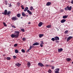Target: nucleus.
Masks as SVG:
<instances>
[{"label":"nucleus","mask_w":73,"mask_h":73,"mask_svg":"<svg viewBox=\"0 0 73 73\" xmlns=\"http://www.w3.org/2000/svg\"><path fill=\"white\" fill-rule=\"evenodd\" d=\"M19 33H20V32L19 31H15L14 32V34H17L15 35H17V37H19Z\"/></svg>","instance_id":"f257e3e1"},{"label":"nucleus","mask_w":73,"mask_h":73,"mask_svg":"<svg viewBox=\"0 0 73 73\" xmlns=\"http://www.w3.org/2000/svg\"><path fill=\"white\" fill-rule=\"evenodd\" d=\"M17 35H16L15 34H12L11 35V37H12V38H17Z\"/></svg>","instance_id":"f03ea898"},{"label":"nucleus","mask_w":73,"mask_h":73,"mask_svg":"<svg viewBox=\"0 0 73 73\" xmlns=\"http://www.w3.org/2000/svg\"><path fill=\"white\" fill-rule=\"evenodd\" d=\"M12 19L13 21H15L16 20H18V18H17L16 17H13L12 18Z\"/></svg>","instance_id":"7ed1b4c3"},{"label":"nucleus","mask_w":73,"mask_h":73,"mask_svg":"<svg viewBox=\"0 0 73 73\" xmlns=\"http://www.w3.org/2000/svg\"><path fill=\"white\" fill-rule=\"evenodd\" d=\"M38 65L39 66H41V67H42V66H44L42 63L41 62L38 63Z\"/></svg>","instance_id":"20e7f679"},{"label":"nucleus","mask_w":73,"mask_h":73,"mask_svg":"<svg viewBox=\"0 0 73 73\" xmlns=\"http://www.w3.org/2000/svg\"><path fill=\"white\" fill-rule=\"evenodd\" d=\"M55 71H54L55 73H59V70H60V69L59 68H57L55 70Z\"/></svg>","instance_id":"39448f33"},{"label":"nucleus","mask_w":73,"mask_h":73,"mask_svg":"<svg viewBox=\"0 0 73 73\" xmlns=\"http://www.w3.org/2000/svg\"><path fill=\"white\" fill-rule=\"evenodd\" d=\"M7 10H5L4 11V12L2 13V14L5 15H7Z\"/></svg>","instance_id":"423d86ee"},{"label":"nucleus","mask_w":73,"mask_h":73,"mask_svg":"<svg viewBox=\"0 0 73 73\" xmlns=\"http://www.w3.org/2000/svg\"><path fill=\"white\" fill-rule=\"evenodd\" d=\"M42 24H43V23L42 22H40L38 24V26L39 27H41L42 25Z\"/></svg>","instance_id":"0eeeda50"},{"label":"nucleus","mask_w":73,"mask_h":73,"mask_svg":"<svg viewBox=\"0 0 73 73\" xmlns=\"http://www.w3.org/2000/svg\"><path fill=\"white\" fill-rule=\"evenodd\" d=\"M27 12H28V13H29V15H32V12H31V11H29V10H27Z\"/></svg>","instance_id":"6e6552de"},{"label":"nucleus","mask_w":73,"mask_h":73,"mask_svg":"<svg viewBox=\"0 0 73 73\" xmlns=\"http://www.w3.org/2000/svg\"><path fill=\"white\" fill-rule=\"evenodd\" d=\"M63 50V49L62 48H58V52H62Z\"/></svg>","instance_id":"1a4fd4ad"},{"label":"nucleus","mask_w":73,"mask_h":73,"mask_svg":"<svg viewBox=\"0 0 73 73\" xmlns=\"http://www.w3.org/2000/svg\"><path fill=\"white\" fill-rule=\"evenodd\" d=\"M59 37L58 36H56L55 37V40L57 41V40H59Z\"/></svg>","instance_id":"9d476101"},{"label":"nucleus","mask_w":73,"mask_h":73,"mask_svg":"<svg viewBox=\"0 0 73 73\" xmlns=\"http://www.w3.org/2000/svg\"><path fill=\"white\" fill-rule=\"evenodd\" d=\"M40 45V43L37 42H36L33 44V45Z\"/></svg>","instance_id":"9b49d317"},{"label":"nucleus","mask_w":73,"mask_h":73,"mask_svg":"<svg viewBox=\"0 0 73 73\" xmlns=\"http://www.w3.org/2000/svg\"><path fill=\"white\" fill-rule=\"evenodd\" d=\"M67 9H68V10L69 11H71L72 9V6H70V7H69V6H67Z\"/></svg>","instance_id":"f8f14e48"},{"label":"nucleus","mask_w":73,"mask_h":73,"mask_svg":"<svg viewBox=\"0 0 73 73\" xmlns=\"http://www.w3.org/2000/svg\"><path fill=\"white\" fill-rule=\"evenodd\" d=\"M65 21H66V20L64 19H63L61 21V23H64Z\"/></svg>","instance_id":"ddd939ff"},{"label":"nucleus","mask_w":73,"mask_h":73,"mask_svg":"<svg viewBox=\"0 0 73 73\" xmlns=\"http://www.w3.org/2000/svg\"><path fill=\"white\" fill-rule=\"evenodd\" d=\"M15 65L16 66H17L18 67H19V66H20L21 65V64H19V63H18L16 64Z\"/></svg>","instance_id":"4468645a"},{"label":"nucleus","mask_w":73,"mask_h":73,"mask_svg":"<svg viewBox=\"0 0 73 73\" xmlns=\"http://www.w3.org/2000/svg\"><path fill=\"white\" fill-rule=\"evenodd\" d=\"M51 4V3L50 2H48L46 3V5L47 6H49Z\"/></svg>","instance_id":"2eb2a0df"},{"label":"nucleus","mask_w":73,"mask_h":73,"mask_svg":"<svg viewBox=\"0 0 73 73\" xmlns=\"http://www.w3.org/2000/svg\"><path fill=\"white\" fill-rule=\"evenodd\" d=\"M39 35L40 38H41L42 36H44V34H40Z\"/></svg>","instance_id":"dca6fc26"},{"label":"nucleus","mask_w":73,"mask_h":73,"mask_svg":"<svg viewBox=\"0 0 73 73\" xmlns=\"http://www.w3.org/2000/svg\"><path fill=\"white\" fill-rule=\"evenodd\" d=\"M27 66L28 67H30V66H31V63H30V62H28Z\"/></svg>","instance_id":"f3484780"},{"label":"nucleus","mask_w":73,"mask_h":73,"mask_svg":"<svg viewBox=\"0 0 73 73\" xmlns=\"http://www.w3.org/2000/svg\"><path fill=\"white\" fill-rule=\"evenodd\" d=\"M28 9V7H26L25 8V9H24V11L26 12V11H27Z\"/></svg>","instance_id":"a211bd4d"},{"label":"nucleus","mask_w":73,"mask_h":73,"mask_svg":"<svg viewBox=\"0 0 73 73\" xmlns=\"http://www.w3.org/2000/svg\"><path fill=\"white\" fill-rule=\"evenodd\" d=\"M22 15L23 16H26V14H25L24 12H23L22 13Z\"/></svg>","instance_id":"6ab92c4d"},{"label":"nucleus","mask_w":73,"mask_h":73,"mask_svg":"<svg viewBox=\"0 0 73 73\" xmlns=\"http://www.w3.org/2000/svg\"><path fill=\"white\" fill-rule=\"evenodd\" d=\"M51 25H48L46 27L47 28H51Z\"/></svg>","instance_id":"aec40b11"},{"label":"nucleus","mask_w":73,"mask_h":73,"mask_svg":"<svg viewBox=\"0 0 73 73\" xmlns=\"http://www.w3.org/2000/svg\"><path fill=\"white\" fill-rule=\"evenodd\" d=\"M30 9L31 11H33L34 10V9H33V7H32V6H31L30 7Z\"/></svg>","instance_id":"412c9836"},{"label":"nucleus","mask_w":73,"mask_h":73,"mask_svg":"<svg viewBox=\"0 0 73 73\" xmlns=\"http://www.w3.org/2000/svg\"><path fill=\"white\" fill-rule=\"evenodd\" d=\"M66 60L67 61H70V60H71V59L68 58H67Z\"/></svg>","instance_id":"4be33fe9"},{"label":"nucleus","mask_w":73,"mask_h":73,"mask_svg":"<svg viewBox=\"0 0 73 73\" xmlns=\"http://www.w3.org/2000/svg\"><path fill=\"white\" fill-rule=\"evenodd\" d=\"M68 17L67 16L64 15L63 16V19H66Z\"/></svg>","instance_id":"5701e85b"},{"label":"nucleus","mask_w":73,"mask_h":73,"mask_svg":"<svg viewBox=\"0 0 73 73\" xmlns=\"http://www.w3.org/2000/svg\"><path fill=\"white\" fill-rule=\"evenodd\" d=\"M17 16L18 17H20L21 16V14H20L19 13H18L17 15Z\"/></svg>","instance_id":"b1692460"},{"label":"nucleus","mask_w":73,"mask_h":73,"mask_svg":"<svg viewBox=\"0 0 73 73\" xmlns=\"http://www.w3.org/2000/svg\"><path fill=\"white\" fill-rule=\"evenodd\" d=\"M15 53H19V51L17 49H15Z\"/></svg>","instance_id":"393cba45"},{"label":"nucleus","mask_w":73,"mask_h":73,"mask_svg":"<svg viewBox=\"0 0 73 73\" xmlns=\"http://www.w3.org/2000/svg\"><path fill=\"white\" fill-rule=\"evenodd\" d=\"M68 30H66L65 31L64 33L65 34H67V33H68Z\"/></svg>","instance_id":"a878e982"},{"label":"nucleus","mask_w":73,"mask_h":73,"mask_svg":"<svg viewBox=\"0 0 73 73\" xmlns=\"http://www.w3.org/2000/svg\"><path fill=\"white\" fill-rule=\"evenodd\" d=\"M6 59L8 60H11V58L10 57H7Z\"/></svg>","instance_id":"bb28decb"},{"label":"nucleus","mask_w":73,"mask_h":73,"mask_svg":"<svg viewBox=\"0 0 73 73\" xmlns=\"http://www.w3.org/2000/svg\"><path fill=\"white\" fill-rule=\"evenodd\" d=\"M21 51H22V52H23V53H25V50L23 49H22L21 50Z\"/></svg>","instance_id":"cd10ccee"},{"label":"nucleus","mask_w":73,"mask_h":73,"mask_svg":"<svg viewBox=\"0 0 73 73\" xmlns=\"http://www.w3.org/2000/svg\"><path fill=\"white\" fill-rule=\"evenodd\" d=\"M22 40L24 41H25V40H26V39L25 38H23L22 39Z\"/></svg>","instance_id":"c85d7f7f"},{"label":"nucleus","mask_w":73,"mask_h":73,"mask_svg":"<svg viewBox=\"0 0 73 73\" xmlns=\"http://www.w3.org/2000/svg\"><path fill=\"white\" fill-rule=\"evenodd\" d=\"M68 38H69L70 40L72 38H73V37L72 36H69Z\"/></svg>","instance_id":"c756f323"},{"label":"nucleus","mask_w":73,"mask_h":73,"mask_svg":"<svg viewBox=\"0 0 73 73\" xmlns=\"http://www.w3.org/2000/svg\"><path fill=\"white\" fill-rule=\"evenodd\" d=\"M68 38H69L70 40L72 38H73V37L72 36H69Z\"/></svg>","instance_id":"7c9ffc66"},{"label":"nucleus","mask_w":73,"mask_h":73,"mask_svg":"<svg viewBox=\"0 0 73 73\" xmlns=\"http://www.w3.org/2000/svg\"><path fill=\"white\" fill-rule=\"evenodd\" d=\"M3 24H4V25L5 26V27H7V25L6 24V23L5 22H3Z\"/></svg>","instance_id":"2f4dec72"},{"label":"nucleus","mask_w":73,"mask_h":73,"mask_svg":"<svg viewBox=\"0 0 73 73\" xmlns=\"http://www.w3.org/2000/svg\"><path fill=\"white\" fill-rule=\"evenodd\" d=\"M43 44L42 43H40V46H41V47H42L43 46Z\"/></svg>","instance_id":"473e14b6"},{"label":"nucleus","mask_w":73,"mask_h":73,"mask_svg":"<svg viewBox=\"0 0 73 73\" xmlns=\"http://www.w3.org/2000/svg\"><path fill=\"white\" fill-rule=\"evenodd\" d=\"M64 9L66 11H68V6H67V7L64 8Z\"/></svg>","instance_id":"72a5a7b5"},{"label":"nucleus","mask_w":73,"mask_h":73,"mask_svg":"<svg viewBox=\"0 0 73 73\" xmlns=\"http://www.w3.org/2000/svg\"><path fill=\"white\" fill-rule=\"evenodd\" d=\"M48 73H52V71L50 70H49L48 71Z\"/></svg>","instance_id":"f704fd0d"},{"label":"nucleus","mask_w":73,"mask_h":73,"mask_svg":"<svg viewBox=\"0 0 73 73\" xmlns=\"http://www.w3.org/2000/svg\"><path fill=\"white\" fill-rule=\"evenodd\" d=\"M11 13V11H8V13H7V15H9Z\"/></svg>","instance_id":"c9c22d12"},{"label":"nucleus","mask_w":73,"mask_h":73,"mask_svg":"<svg viewBox=\"0 0 73 73\" xmlns=\"http://www.w3.org/2000/svg\"><path fill=\"white\" fill-rule=\"evenodd\" d=\"M21 31H22V32H25V30L24 29H21Z\"/></svg>","instance_id":"e433bc0d"},{"label":"nucleus","mask_w":73,"mask_h":73,"mask_svg":"<svg viewBox=\"0 0 73 73\" xmlns=\"http://www.w3.org/2000/svg\"><path fill=\"white\" fill-rule=\"evenodd\" d=\"M51 40L52 41H54V40H55V38L54 39V38H52L51 39Z\"/></svg>","instance_id":"4c0bfd02"},{"label":"nucleus","mask_w":73,"mask_h":73,"mask_svg":"<svg viewBox=\"0 0 73 73\" xmlns=\"http://www.w3.org/2000/svg\"><path fill=\"white\" fill-rule=\"evenodd\" d=\"M17 5H18V6H20V3H18L17 4Z\"/></svg>","instance_id":"58836bf2"},{"label":"nucleus","mask_w":73,"mask_h":73,"mask_svg":"<svg viewBox=\"0 0 73 73\" xmlns=\"http://www.w3.org/2000/svg\"><path fill=\"white\" fill-rule=\"evenodd\" d=\"M12 27H13V28H16V27L15 26V25H12L11 26Z\"/></svg>","instance_id":"ea45409f"},{"label":"nucleus","mask_w":73,"mask_h":73,"mask_svg":"<svg viewBox=\"0 0 73 73\" xmlns=\"http://www.w3.org/2000/svg\"><path fill=\"white\" fill-rule=\"evenodd\" d=\"M13 58L14 59H15V58H17V57L15 56H13Z\"/></svg>","instance_id":"a19ab883"},{"label":"nucleus","mask_w":73,"mask_h":73,"mask_svg":"<svg viewBox=\"0 0 73 73\" xmlns=\"http://www.w3.org/2000/svg\"><path fill=\"white\" fill-rule=\"evenodd\" d=\"M14 46H15V47L17 46V44H15L14 45Z\"/></svg>","instance_id":"79ce46f5"},{"label":"nucleus","mask_w":73,"mask_h":73,"mask_svg":"<svg viewBox=\"0 0 73 73\" xmlns=\"http://www.w3.org/2000/svg\"><path fill=\"white\" fill-rule=\"evenodd\" d=\"M40 42H41V44H44V42H43V41H41Z\"/></svg>","instance_id":"37998d69"},{"label":"nucleus","mask_w":73,"mask_h":73,"mask_svg":"<svg viewBox=\"0 0 73 73\" xmlns=\"http://www.w3.org/2000/svg\"><path fill=\"white\" fill-rule=\"evenodd\" d=\"M5 4L6 5H7V1H5Z\"/></svg>","instance_id":"c03bdc74"},{"label":"nucleus","mask_w":73,"mask_h":73,"mask_svg":"<svg viewBox=\"0 0 73 73\" xmlns=\"http://www.w3.org/2000/svg\"><path fill=\"white\" fill-rule=\"evenodd\" d=\"M32 46H31L30 47V48H29V49H30V50H31V49H32Z\"/></svg>","instance_id":"a18cd8bd"},{"label":"nucleus","mask_w":73,"mask_h":73,"mask_svg":"<svg viewBox=\"0 0 73 73\" xmlns=\"http://www.w3.org/2000/svg\"><path fill=\"white\" fill-rule=\"evenodd\" d=\"M70 40V39H69V38H68L67 39V42H68V41L69 40Z\"/></svg>","instance_id":"49530a36"},{"label":"nucleus","mask_w":73,"mask_h":73,"mask_svg":"<svg viewBox=\"0 0 73 73\" xmlns=\"http://www.w3.org/2000/svg\"><path fill=\"white\" fill-rule=\"evenodd\" d=\"M52 69H54V66H52Z\"/></svg>","instance_id":"de8ad7c7"},{"label":"nucleus","mask_w":73,"mask_h":73,"mask_svg":"<svg viewBox=\"0 0 73 73\" xmlns=\"http://www.w3.org/2000/svg\"><path fill=\"white\" fill-rule=\"evenodd\" d=\"M22 9H24V7H22Z\"/></svg>","instance_id":"09e8293b"},{"label":"nucleus","mask_w":73,"mask_h":73,"mask_svg":"<svg viewBox=\"0 0 73 73\" xmlns=\"http://www.w3.org/2000/svg\"><path fill=\"white\" fill-rule=\"evenodd\" d=\"M56 42H58V43L59 42L57 40L56 41Z\"/></svg>","instance_id":"8fccbe9b"},{"label":"nucleus","mask_w":73,"mask_h":73,"mask_svg":"<svg viewBox=\"0 0 73 73\" xmlns=\"http://www.w3.org/2000/svg\"><path fill=\"white\" fill-rule=\"evenodd\" d=\"M31 50L29 48V49L27 50L28 52H29V50Z\"/></svg>","instance_id":"3c124183"},{"label":"nucleus","mask_w":73,"mask_h":73,"mask_svg":"<svg viewBox=\"0 0 73 73\" xmlns=\"http://www.w3.org/2000/svg\"><path fill=\"white\" fill-rule=\"evenodd\" d=\"M63 10H61V12H63Z\"/></svg>","instance_id":"603ef678"},{"label":"nucleus","mask_w":73,"mask_h":73,"mask_svg":"<svg viewBox=\"0 0 73 73\" xmlns=\"http://www.w3.org/2000/svg\"><path fill=\"white\" fill-rule=\"evenodd\" d=\"M71 3L73 4V1H72L71 2Z\"/></svg>","instance_id":"864d4df0"},{"label":"nucleus","mask_w":73,"mask_h":73,"mask_svg":"<svg viewBox=\"0 0 73 73\" xmlns=\"http://www.w3.org/2000/svg\"><path fill=\"white\" fill-rule=\"evenodd\" d=\"M28 24H31V22H29L28 23Z\"/></svg>","instance_id":"5fc2aeb1"},{"label":"nucleus","mask_w":73,"mask_h":73,"mask_svg":"<svg viewBox=\"0 0 73 73\" xmlns=\"http://www.w3.org/2000/svg\"><path fill=\"white\" fill-rule=\"evenodd\" d=\"M51 62H53V60H52L51 61Z\"/></svg>","instance_id":"6e6d98bb"},{"label":"nucleus","mask_w":73,"mask_h":73,"mask_svg":"<svg viewBox=\"0 0 73 73\" xmlns=\"http://www.w3.org/2000/svg\"><path fill=\"white\" fill-rule=\"evenodd\" d=\"M9 7H12V5H10L9 6Z\"/></svg>","instance_id":"4d7b16f0"},{"label":"nucleus","mask_w":73,"mask_h":73,"mask_svg":"<svg viewBox=\"0 0 73 73\" xmlns=\"http://www.w3.org/2000/svg\"><path fill=\"white\" fill-rule=\"evenodd\" d=\"M21 7H23V5H22Z\"/></svg>","instance_id":"13d9d810"},{"label":"nucleus","mask_w":73,"mask_h":73,"mask_svg":"<svg viewBox=\"0 0 73 73\" xmlns=\"http://www.w3.org/2000/svg\"><path fill=\"white\" fill-rule=\"evenodd\" d=\"M32 48H33L34 47V46H32Z\"/></svg>","instance_id":"bf43d9fd"},{"label":"nucleus","mask_w":73,"mask_h":73,"mask_svg":"<svg viewBox=\"0 0 73 73\" xmlns=\"http://www.w3.org/2000/svg\"><path fill=\"white\" fill-rule=\"evenodd\" d=\"M46 66H47V67L48 66V65H46Z\"/></svg>","instance_id":"052dcab7"},{"label":"nucleus","mask_w":73,"mask_h":73,"mask_svg":"<svg viewBox=\"0 0 73 73\" xmlns=\"http://www.w3.org/2000/svg\"><path fill=\"white\" fill-rule=\"evenodd\" d=\"M23 17H21V19H23Z\"/></svg>","instance_id":"680f3d73"},{"label":"nucleus","mask_w":73,"mask_h":73,"mask_svg":"<svg viewBox=\"0 0 73 73\" xmlns=\"http://www.w3.org/2000/svg\"><path fill=\"white\" fill-rule=\"evenodd\" d=\"M26 16H27V17H28V15H27Z\"/></svg>","instance_id":"e2e57ef3"},{"label":"nucleus","mask_w":73,"mask_h":73,"mask_svg":"<svg viewBox=\"0 0 73 73\" xmlns=\"http://www.w3.org/2000/svg\"><path fill=\"white\" fill-rule=\"evenodd\" d=\"M11 3L10 4V5H11Z\"/></svg>","instance_id":"0e129e2a"},{"label":"nucleus","mask_w":73,"mask_h":73,"mask_svg":"<svg viewBox=\"0 0 73 73\" xmlns=\"http://www.w3.org/2000/svg\"><path fill=\"white\" fill-rule=\"evenodd\" d=\"M62 0L63 1H64V0Z\"/></svg>","instance_id":"69168bd1"}]
</instances>
